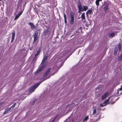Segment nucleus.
I'll return each mask as SVG.
<instances>
[{
  "instance_id": "obj_46",
  "label": "nucleus",
  "mask_w": 122,
  "mask_h": 122,
  "mask_svg": "<svg viewBox=\"0 0 122 122\" xmlns=\"http://www.w3.org/2000/svg\"><path fill=\"white\" fill-rule=\"evenodd\" d=\"M115 103V102H112V104H113V103Z\"/></svg>"
},
{
  "instance_id": "obj_41",
  "label": "nucleus",
  "mask_w": 122,
  "mask_h": 122,
  "mask_svg": "<svg viewBox=\"0 0 122 122\" xmlns=\"http://www.w3.org/2000/svg\"><path fill=\"white\" fill-rule=\"evenodd\" d=\"M55 74V72H53L51 74V76Z\"/></svg>"
},
{
  "instance_id": "obj_25",
  "label": "nucleus",
  "mask_w": 122,
  "mask_h": 122,
  "mask_svg": "<svg viewBox=\"0 0 122 122\" xmlns=\"http://www.w3.org/2000/svg\"><path fill=\"white\" fill-rule=\"evenodd\" d=\"M118 46L117 48H118V49L119 51H120L121 49V44L120 43L118 44L117 45Z\"/></svg>"
},
{
  "instance_id": "obj_17",
  "label": "nucleus",
  "mask_w": 122,
  "mask_h": 122,
  "mask_svg": "<svg viewBox=\"0 0 122 122\" xmlns=\"http://www.w3.org/2000/svg\"><path fill=\"white\" fill-rule=\"evenodd\" d=\"M82 19V21L83 22H85V13L83 12L82 13L81 15Z\"/></svg>"
},
{
  "instance_id": "obj_10",
  "label": "nucleus",
  "mask_w": 122,
  "mask_h": 122,
  "mask_svg": "<svg viewBox=\"0 0 122 122\" xmlns=\"http://www.w3.org/2000/svg\"><path fill=\"white\" fill-rule=\"evenodd\" d=\"M29 25H30V27L32 29H35L36 28V26L33 23L30 22Z\"/></svg>"
},
{
  "instance_id": "obj_14",
  "label": "nucleus",
  "mask_w": 122,
  "mask_h": 122,
  "mask_svg": "<svg viewBox=\"0 0 122 122\" xmlns=\"http://www.w3.org/2000/svg\"><path fill=\"white\" fill-rule=\"evenodd\" d=\"M92 8H91L90 9H89L86 12V14L87 16L88 17L89 16V14L92 15Z\"/></svg>"
},
{
  "instance_id": "obj_29",
  "label": "nucleus",
  "mask_w": 122,
  "mask_h": 122,
  "mask_svg": "<svg viewBox=\"0 0 122 122\" xmlns=\"http://www.w3.org/2000/svg\"><path fill=\"white\" fill-rule=\"evenodd\" d=\"M64 77H62L61 78H60L59 80V82H60V83L63 82L64 80Z\"/></svg>"
},
{
  "instance_id": "obj_3",
  "label": "nucleus",
  "mask_w": 122,
  "mask_h": 122,
  "mask_svg": "<svg viewBox=\"0 0 122 122\" xmlns=\"http://www.w3.org/2000/svg\"><path fill=\"white\" fill-rule=\"evenodd\" d=\"M50 76H49L48 77L45 78L42 81H40L39 82L36 83L33 86H31L30 88L29 93L31 94L34 92L35 90L38 86L39 85L41 84L43 81L49 78Z\"/></svg>"
},
{
  "instance_id": "obj_39",
  "label": "nucleus",
  "mask_w": 122,
  "mask_h": 122,
  "mask_svg": "<svg viewBox=\"0 0 122 122\" xmlns=\"http://www.w3.org/2000/svg\"><path fill=\"white\" fill-rule=\"evenodd\" d=\"M33 48V46H32L31 47H30V48H29L30 50H31Z\"/></svg>"
},
{
  "instance_id": "obj_31",
  "label": "nucleus",
  "mask_w": 122,
  "mask_h": 122,
  "mask_svg": "<svg viewBox=\"0 0 122 122\" xmlns=\"http://www.w3.org/2000/svg\"><path fill=\"white\" fill-rule=\"evenodd\" d=\"M9 112V111H8L7 109H6L3 113V115H4L5 114H6Z\"/></svg>"
},
{
  "instance_id": "obj_20",
  "label": "nucleus",
  "mask_w": 122,
  "mask_h": 122,
  "mask_svg": "<svg viewBox=\"0 0 122 122\" xmlns=\"http://www.w3.org/2000/svg\"><path fill=\"white\" fill-rule=\"evenodd\" d=\"M52 30L50 32V34H52V35H51V38H52V36L54 34V31L55 30V29L54 28H53L52 29Z\"/></svg>"
},
{
  "instance_id": "obj_34",
  "label": "nucleus",
  "mask_w": 122,
  "mask_h": 122,
  "mask_svg": "<svg viewBox=\"0 0 122 122\" xmlns=\"http://www.w3.org/2000/svg\"><path fill=\"white\" fill-rule=\"evenodd\" d=\"M96 112V110L95 109H94L92 113V115H93L94 114H95Z\"/></svg>"
},
{
  "instance_id": "obj_28",
  "label": "nucleus",
  "mask_w": 122,
  "mask_h": 122,
  "mask_svg": "<svg viewBox=\"0 0 122 122\" xmlns=\"http://www.w3.org/2000/svg\"><path fill=\"white\" fill-rule=\"evenodd\" d=\"M88 116H87L85 117L83 119V121L84 122L86 121L88 118Z\"/></svg>"
},
{
  "instance_id": "obj_47",
  "label": "nucleus",
  "mask_w": 122,
  "mask_h": 122,
  "mask_svg": "<svg viewBox=\"0 0 122 122\" xmlns=\"http://www.w3.org/2000/svg\"><path fill=\"white\" fill-rule=\"evenodd\" d=\"M20 1H21L23 0H19Z\"/></svg>"
},
{
  "instance_id": "obj_38",
  "label": "nucleus",
  "mask_w": 122,
  "mask_h": 122,
  "mask_svg": "<svg viewBox=\"0 0 122 122\" xmlns=\"http://www.w3.org/2000/svg\"><path fill=\"white\" fill-rule=\"evenodd\" d=\"M81 11L83 12V11L82 10H78V13H80L81 12Z\"/></svg>"
},
{
  "instance_id": "obj_1",
  "label": "nucleus",
  "mask_w": 122,
  "mask_h": 122,
  "mask_svg": "<svg viewBox=\"0 0 122 122\" xmlns=\"http://www.w3.org/2000/svg\"><path fill=\"white\" fill-rule=\"evenodd\" d=\"M69 52L68 51H65V50H64L63 51V54L62 56L59 58L57 60V62H60V63H61V66L60 68L62 66L65 61L72 53H70L69 56H68V55L69 54Z\"/></svg>"
},
{
  "instance_id": "obj_40",
  "label": "nucleus",
  "mask_w": 122,
  "mask_h": 122,
  "mask_svg": "<svg viewBox=\"0 0 122 122\" xmlns=\"http://www.w3.org/2000/svg\"><path fill=\"white\" fill-rule=\"evenodd\" d=\"M35 104V103H34V102H33V103H32V104L31 105V106H34V105Z\"/></svg>"
},
{
  "instance_id": "obj_50",
  "label": "nucleus",
  "mask_w": 122,
  "mask_h": 122,
  "mask_svg": "<svg viewBox=\"0 0 122 122\" xmlns=\"http://www.w3.org/2000/svg\"><path fill=\"white\" fill-rule=\"evenodd\" d=\"M53 122L52 121V122Z\"/></svg>"
},
{
  "instance_id": "obj_48",
  "label": "nucleus",
  "mask_w": 122,
  "mask_h": 122,
  "mask_svg": "<svg viewBox=\"0 0 122 122\" xmlns=\"http://www.w3.org/2000/svg\"><path fill=\"white\" fill-rule=\"evenodd\" d=\"M81 27H80V29H81Z\"/></svg>"
},
{
  "instance_id": "obj_21",
  "label": "nucleus",
  "mask_w": 122,
  "mask_h": 122,
  "mask_svg": "<svg viewBox=\"0 0 122 122\" xmlns=\"http://www.w3.org/2000/svg\"><path fill=\"white\" fill-rule=\"evenodd\" d=\"M68 120H69L70 122H73L74 121V119L73 118H71V117L70 116L67 118Z\"/></svg>"
},
{
  "instance_id": "obj_11",
  "label": "nucleus",
  "mask_w": 122,
  "mask_h": 122,
  "mask_svg": "<svg viewBox=\"0 0 122 122\" xmlns=\"http://www.w3.org/2000/svg\"><path fill=\"white\" fill-rule=\"evenodd\" d=\"M51 68H50L48 69L46 71L45 73L43 75V76L44 77H46L49 74L51 70Z\"/></svg>"
},
{
  "instance_id": "obj_30",
  "label": "nucleus",
  "mask_w": 122,
  "mask_h": 122,
  "mask_svg": "<svg viewBox=\"0 0 122 122\" xmlns=\"http://www.w3.org/2000/svg\"><path fill=\"white\" fill-rule=\"evenodd\" d=\"M122 60V53L121 54L120 56H119L118 58V61H120Z\"/></svg>"
},
{
  "instance_id": "obj_24",
  "label": "nucleus",
  "mask_w": 122,
  "mask_h": 122,
  "mask_svg": "<svg viewBox=\"0 0 122 122\" xmlns=\"http://www.w3.org/2000/svg\"><path fill=\"white\" fill-rule=\"evenodd\" d=\"M117 47H115L114 50V54L115 55L117 54Z\"/></svg>"
},
{
  "instance_id": "obj_12",
  "label": "nucleus",
  "mask_w": 122,
  "mask_h": 122,
  "mask_svg": "<svg viewBox=\"0 0 122 122\" xmlns=\"http://www.w3.org/2000/svg\"><path fill=\"white\" fill-rule=\"evenodd\" d=\"M51 68H50L48 69L46 71L45 73L43 75V76L44 77H46L49 74L51 70Z\"/></svg>"
},
{
  "instance_id": "obj_7",
  "label": "nucleus",
  "mask_w": 122,
  "mask_h": 122,
  "mask_svg": "<svg viewBox=\"0 0 122 122\" xmlns=\"http://www.w3.org/2000/svg\"><path fill=\"white\" fill-rule=\"evenodd\" d=\"M74 105V104L73 102H72L71 104H69L66 106L67 108H69V110H71Z\"/></svg>"
},
{
  "instance_id": "obj_18",
  "label": "nucleus",
  "mask_w": 122,
  "mask_h": 122,
  "mask_svg": "<svg viewBox=\"0 0 122 122\" xmlns=\"http://www.w3.org/2000/svg\"><path fill=\"white\" fill-rule=\"evenodd\" d=\"M115 34V33L114 32H112L110 33L109 34V37H111L112 38L114 36Z\"/></svg>"
},
{
  "instance_id": "obj_32",
  "label": "nucleus",
  "mask_w": 122,
  "mask_h": 122,
  "mask_svg": "<svg viewBox=\"0 0 122 122\" xmlns=\"http://www.w3.org/2000/svg\"><path fill=\"white\" fill-rule=\"evenodd\" d=\"M122 91V85L121 86V88L119 89V90H118V89L117 90V93L118 94L119 92L120 91Z\"/></svg>"
},
{
  "instance_id": "obj_44",
  "label": "nucleus",
  "mask_w": 122,
  "mask_h": 122,
  "mask_svg": "<svg viewBox=\"0 0 122 122\" xmlns=\"http://www.w3.org/2000/svg\"><path fill=\"white\" fill-rule=\"evenodd\" d=\"M122 94V92H120V95H121Z\"/></svg>"
},
{
  "instance_id": "obj_4",
  "label": "nucleus",
  "mask_w": 122,
  "mask_h": 122,
  "mask_svg": "<svg viewBox=\"0 0 122 122\" xmlns=\"http://www.w3.org/2000/svg\"><path fill=\"white\" fill-rule=\"evenodd\" d=\"M39 31V30H37L35 31L34 33L33 43L34 44L36 43L35 45H36V46L37 45V43L38 41V39L39 37V36H38V34Z\"/></svg>"
},
{
  "instance_id": "obj_45",
  "label": "nucleus",
  "mask_w": 122,
  "mask_h": 122,
  "mask_svg": "<svg viewBox=\"0 0 122 122\" xmlns=\"http://www.w3.org/2000/svg\"><path fill=\"white\" fill-rule=\"evenodd\" d=\"M119 98H117V99H116V100L117 101V100H118V99H119Z\"/></svg>"
},
{
  "instance_id": "obj_42",
  "label": "nucleus",
  "mask_w": 122,
  "mask_h": 122,
  "mask_svg": "<svg viewBox=\"0 0 122 122\" xmlns=\"http://www.w3.org/2000/svg\"><path fill=\"white\" fill-rule=\"evenodd\" d=\"M38 25V23H37L36 25L37 26Z\"/></svg>"
},
{
  "instance_id": "obj_22",
  "label": "nucleus",
  "mask_w": 122,
  "mask_h": 122,
  "mask_svg": "<svg viewBox=\"0 0 122 122\" xmlns=\"http://www.w3.org/2000/svg\"><path fill=\"white\" fill-rule=\"evenodd\" d=\"M64 18L65 23V24H66L67 22L66 20L67 18L66 15L65 13H64Z\"/></svg>"
},
{
  "instance_id": "obj_6",
  "label": "nucleus",
  "mask_w": 122,
  "mask_h": 122,
  "mask_svg": "<svg viewBox=\"0 0 122 122\" xmlns=\"http://www.w3.org/2000/svg\"><path fill=\"white\" fill-rule=\"evenodd\" d=\"M110 4V2H105L104 3V5L105 6L103 8V10L105 12H106L107 11V10L108 9V6Z\"/></svg>"
},
{
  "instance_id": "obj_37",
  "label": "nucleus",
  "mask_w": 122,
  "mask_h": 122,
  "mask_svg": "<svg viewBox=\"0 0 122 122\" xmlns=\"http://www.w3.org/2000/svg\"><path fill=\"white\" fill-rule=\"evenodd\" d=\"M37 98H36V99L34 100L33 101V102H34V103H36L37 101Z\"/></svg>"
},
{
  "instance_id": "obj_33",
  "label": "nucleus",
  "mask_w": 122,
  "mask_h": 122,
  "mask_svg": "<svg viewBox=\"0 0 122 122\" xmlns=\"http://www.w3.org/2000/svg\"><path fill=\"white\" fill-rule=\"evenodd\" d=\"M16 103H15L12 106L10 107L12 108L13 109L14 108L15 105H16Z\"/></svg>"
},
{
  "instance_id": "obj_8",
  "label": "nucleus",
  "mask_w": 122,
  "mask_h": 122,
  "mask_svg": "<svg viewBox=\"0 0 122 122\" xmlns=\"http://www.w3.org/2000/svg\"><path fill=\"white\" fill-rule=\"evenodd\" d=\"M24 10V9L21 10L19 13H18L16 15L15 17L14 18V20H15L18 18L19 16L22 14Z\"/></svg>"
},
{
  "instance_id": "obj_36",
  "label": "nucleus",
  "mask_w": 122,
  "mask_h": 122,
  "mask_svg": "<svg viewBox=\"0 0 122 122\" xmlns=\"http://www.w3.org/2000/svg\"><path fill=\"white\" fill-rule=\"evenodd\" d=\"M11 108L10 107L9 108H7L8 110V111H11L12 110V109H11Z\"/></svg>"
},
{
  "instance_id": "obj_35",
  "label": "nucleus",
  "mask_w": 122,
  "mask_h": 122,
  "mask_svg": "<svg viewBox=\"0 0 122 122\" xmlns=\"http://www.w3.org/2000/svg\"><path fill=\"white\" fill-rule=\"evenodd\" d=\"M106 105V104H104V103L102 104H100V106L101 107H102L103 106H105Z\"/></svg>"
},
{
  "instance_id": "obj_51",
  "label": "nucleus",
  "mask_w": 122,
  "mask_h": 122,
  "mask_svg": "<svg viewBox=\"0 0 122 122\" xmlns=\"http://www.w3.org/2000/svg\"><path fill=\"white\" fill-rule=\"evenodd\" d=\"M1 0H0V1H1Z\"/></svg>"
},
{
  "instance_id": "obj_49",
  "label": "nucleus",
  "mask_w": 122,
  "mask_h": 122,
  "mask_svg": "<svg viewBox=\"0 0 122 122\" xmlns=\"http://www.w3.org/2000/svg\"><path fill=\"white\" fill-rule=\"evenodd\" d=\"M50 35V34H48V36H49V35Z\"/></svg>"
},
{
  "instance_id": "obj_23",
  "label": "nucleus",
  "mask_w": 122,
  "mask_h": 122,
  "mask_svg": "<svg viewBox=\"0 0 122 122\" xmlns=\"http://www.w3.org/2000/svg\"><path fill=\"white\" fill-rule=\"evenodd\" d=\"M88 7L87 6H83V11H85L88 9Z\"/></svg>"
},
{
  "instance_id": "obj_26",
  "label": "nucleus",
  "mask_w": 122,
  "mask_h": 122,
  "mask_svg": "<svg viewBox=\"0 0 122 122\" xmlns=\"http://www.w3.org/2000/svg\"><path fill=\"white\" fill-rule=\"evenodd\" d=\"M100 1H101V0H96V4L97 6H98L99 5V2Z\"/></svg>"
},
{
  "instance_id": "obj_2",
  "label": "nucleus",
  "mask_w": 122,
  "mask_h": 122,
  "mask_svg": "<svg viewBox=\"0 0 122 122\" xmlns=\"http://www.w3.org/2000/svg\"><path fill=\"white\" fill-rule=\"evenodd\" d=\"M47 58V56H46L43 58L41 64L42 66L35 72V74H36L41 72L46 66L48 64V62H46L45 64H44Z\"/></svg>"
},
{
  "instance_id": "obj_19",
  "label": "nucleus",
  "mask_w": 122,
  "mask_h": 122,
  "mask_svg": "<svg viewBox=\"0 0 122 122\" xmlns=\"http://www.w3.org/2000/svg\"><path fill=\"white\" fill-rule=\"evenodd\" d=\"M77 7L78 10H83V8L82 7V5H81V4L77 5Z\"/></svg>"
},
{
  "instance_id": "obj_9",
  "label": "nucleus",
  "mask_w": 122,
  "mask_h": 122,
  "mask_svg": "<svg viewBox=\"0 0 122 122\" xmlns=\"http://www.w3.org/2000/svg\"><path fill=\"white\" fill-rule=\"evenodd\" d=\"M15 35V32L14 30H13L12 33L11 40V42L12 43L14 41Z\"/></svg>"
},
{
  "instance_id": "obj_43",
  "label": "nucleus",
  "mask_w": 122,
  "mask_h": 122,
  "mask_svg": "<svg viewBox=\"0 0 122 122\" xmlns=\"http://www.w3.org/2000/svg\"><path fill=\"white\" fill-rule=\"evenodd\" d=\"M60 66H61V65H60V66H59V69H58V70H59V69L60 68Z\"/></svg>"
},
{
  "instance_id": "obj_15",
  "label": "nucleus",
  "mask_w": 122,
  "mask_h": 122,
  "mask_svg": "<svg viewBox=\"0 0 122 122\" xmlns=\"http://www.w3.org/2000/svg\"><path fill=\"white\" fill-rule=\"evenodd\" d=\"M50 27H48L47 29L44 31V35L45 36L47 35L48 34L49 32V30H50Z\"/></svg>"
},
{
  "instance_id": "obj_13",
  "label": "nucleus",
  "mask_w": 122,
  "mask_h": 122,
  "mask_svg": "<svg viewBox=\"0 0 122 122\" xmlns=\"http://www.w3.org/2000/svg\"><path fill=\"white\" fill-rule=\"evenodd\" d=\"M41 47H40L38 50L37 51L36 53L35 54V57H34V58H35L38 56L39 54L41 52Z\"/></svg>"
},
{
  "instance_id": "obj_27",
  "label": "nucleus",
  "mask_w": 122,
  "mask_h": 122,
  "mask_svg": "<svg viewBox=\"0 0 122 122\" xmlns=\"http://www.w3.org/2000/svg\"><path fill=\"white\" fill-rule=\"evenodd\" d=\"M110 98V97H109L107 99L105 100L103 102L104 104H106L107 103L109 102Z\"/></svg>"
},
{
  "instance_id": "obj_16",
  "label": "nucleus",
  "mask_w": 122,
  "mask_h": 122,
  "mask_svg": "<svg viewBox=\"0 0 122 122\" xmlns=\"http://www.w3.org/2000/svg\"><path fill=\"white\" fill-rule=\"evenodd\" d=\"M108 94V92H105L103 95L101 99L102 100H103L105 99Z\"/></svg>"
},
{
  "instance_id": "obj_5",
  "label": "nucleus",
  "mask_w": 122,
  "mask_h": 122,
  "mask_svg": "<svg viewBox=\"0 0 122 122\" xmlns=\"http://www.w3.org/2000/svg\"><path fill=\"white\" fill-rule=\"evenodd\" d=\"M70 24L71 25H72L74 23V14L73 12L71 11L70 13Z\"/></svg>"
}]
</instances>
